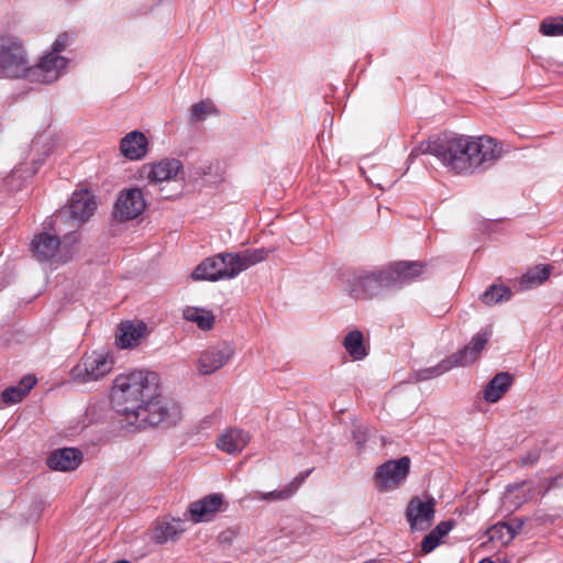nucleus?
<instances>
[{
    "mask_svg": "<svg viewBox=\"0 0 563 563\" xmlns=\"http://www.w3.org/2000/svg\"><path fill=\"white\" fill-rule=\"evenodd\" d=\"M352 438L358 449H362L367 441V429L360 424L354 426L352 429Z\"/></svg>",
    "mask_w": 563,
    "mask_h": 563,
    "instance_id": "obj_36",
    "label": "nucleus"
},
{
    "mask_svg": "<svg viewBox=\"0 0 563 563\" xmlns=\"http://www.w3.org/2000/svg\"><path fill=\"white\" fill-rule=\"evenodd\" d=\"M409 470L410 459L408 456L389 460L379 465L375 473L378 489L383 492L396 489L406 481Z\"/></svg>",
    "mask_w": 563,
    "mask_h": 563,
    "instance_id": "obj_9",
    "label": "nucleus"
},
{
    "mask_svg": "<svg viewBox=\"0 0 563 563\" xmlns=\"http://www.w3.org/2000/svg\"><path fill=\"white\" fill-rule=\"evenodd\" d=\"M377 186L383 190L385 189V187L382 184H377Z\"/></svg>",
    "mask_w": 563,
    "mask_h": 563,
    "instance_id": "obj_45",
    "label": "nucleus"
},
{
    "mask_svg": "<svg viewBox=\"0 0 563 563\" xmlns=\"http://www.w3.org/2000/svg\"><path fill=\"white\" fill-rule=\"evenodd\" d=\"M82 461V453L76 448H62L53 451L47 457V466L58 472L76 470Z\"/></svg>",
    "mask_w": 563,
    "mask_h": 563,
    "instance_id": "obj_15",
    "label": "nucleus"
},
{
    "mask_svg": "<svg viewBox=\"0 0 563 563\" xmlns=\"http://www.w3.org/2000/svg\"><path fill=\"white\" fill-rule=\"evenodd\" d=\"M111 402L128 426L143 429L176 424L181 417L180 406L162 396L159 376L139 369L118 375L113 380Z\"/></svg>",
    "mask_w": 563,
    "mask_h": 563,
    "instance_id": "obj_1",
    "label": "nucleus"
},
{
    "mask_svg": "<svg viewBox=\"0 0 563 563\" xmlns=\"http://www.w3.org/2000/svg\"><path fill=\"white\" fill-rule=\"evenodd\" d=\"M69 59L63 55L45 53L35 65L29 64L25 80L38 84H53L66 71Z\"/></svg>",
    "mask_w": 563,
    "mask_h": 563,
    "instance_id": "obj_8",
    "label": "nucleus"
},
{
    "mask_svg": "<svg viewBox=\"0 0 563 563\" xmlns=\"http://www.w3.org/2000/svg\"><path fill=\"white\" fill-rule=\"evenodd\" d=\"M250 442V434L241 429L231 428L224 431L217 441V446L228 454H239Z\"/></svg>",
    "mask_w": 563,
    "mask_h": 563,
    "instance_id": "obj_17",
    "label": "nucleus"
},
{
    "mask_svg": "<svg viewBox=\"0 0 563 563\" xmlns=\"http://www.w3.org/2000/svg\"><path fill=\"white\" fill-rule=\"evenodd\" d=\"M308 474L309 472H307L300 478L296 477L292 482L279 489H275L268 493L255 492L254 499L263 501L287 500L295 495Z\"/></svg>",
    "mask_w": 563,
    "mask_h": 563,
    "instance_id": "obj_23",
    "label": "nucleus"
},
{
    "mask_svg": "<svg viewBox=\"0 0 563 563\" xmlns=\"http://www.w3.org/2000/svg\"><path fill=\"white\" fill-rule=\"evenodd\" d=\"M23 397L25 396L18 386H10L5 388L1 394L2 401L5 404H16L21 401Z\"/></svg>",
    "mask_w": 563,
    "mask_h": 563,
    "instance_id": "obj_33",
    "label": "nucleus"
},
{
    "mask_svg": "<svg viewBox=\"0 0 563 563\" xmlns=\"http://www.w3.org/2000/svg\"><path fill=\"white\" fill-rule=\"evenodd\" d=\"M76 241V232L65 234L63 240L57 234L41 232L32 239L31 252L38 262H67L68 257L62 258L60 254L67 245Z\"/></svg>",
    "mask_w": 563,
    "mask_h": 563,
    "instance_id": "obj_7",
    "label": "nucleus"
},
{
    "mask_svg": "<svg viewBox=\"0 0 563 563\" xmlns=\"http://www.w3.org/2000/svg\"><path fill=\"white\" fill-rule=\"evenodd\" d=\"M183 314L187 321L197 323V325L203 331L211 330L214 324V317L212 312L205 309L187 307Z\"/></svg>",
    "mask_w": 563,
    "mask_h": 563,
    "instance_id": "obj_25",
    "label": "nucleus"
},
{
    "mask_svg": "<svg viewBox=\"0 0 563 563\" xmlns=\"http://www.w3.org/2000/svg\"><path fill=\"white\" fill-rule=\"evenodd\" d=\"M488 339L489 333L487 331L478 332L466 346L452 354L457 366H466L474 362L485 347Z\"/></svg>",
    "mask_w": 563,
    "mask_h": 563,
    "instance_id": "obj_19",
    "label": "nucleus"
},
{
    "mask_svg": "<svg viewBox=\"0 0 563 563\" xmlns=\"http://www.w3.org/2000/svg\"><path fill=\"white\" fill-rule=\"evenodd\" d=\"M453 526V520L441 521L430 532L441 542V540L452 530Z\"/></svg>",
    "mask_w": 563,
    "mask_h": 563,
    "instance_id": "obj_35",
    "label": "nucleus"
},
{
    "mask_svg": "<svg viewBox=\"0 0 563 563\" xmlns=\"http://www.w3.org/2000/svg\"><path fill=\"white\" fill-rule=\"evenodd\" d=\"M512 296V291L505 285H492L482 295V301L487 305H496L503 301H508Z\"/></svg>",
    "mask_w": 563,
    "mask_h": 563,
    "instance_id": "obj_29",
    "label": "nucleus"
},
{
    "mask_svg": "<svg viewBox=\"0 0 563 563\" xmlns=\"http://www.w3.org/2000/svg\"><path fill=\"white\" fill-rule=\"evenodd\" d=\"M181 162L176 158H166L158 163L144 166L143 174L150 183L157 184L174 179L180 172Z\"/></svg>",
    "mask_w": 563,
    "mask_h": 563,
    "instance_id": "obj_16",
    "label": "nucleus"
},
{
    "mask_svg": "<svg viewBox=\"0 0 563 563\" xmlns=\"http://www.w3.org/2000/svg\"><path fill=\"white\" fill-rule=\"evenodd\" d=\"M29 64L24 41L11 32H0V78L25 79Z\"/></svg>",
    "mask_w": 563,
    "mask_h": 563,
    "instance_id": "obj_5",
    "label": "nucleus"
},
{
    "mask_svg": "<svg viewBox=\"0 0 563 563\" xmlns=\"http://www.w3.org/2000/svg\"><path fill=\"white\" fill-rule=\"evenodd\" d=\"M233 532L232 531H224L220 534V540L221 542H228L231 540V537H232Z\"/></svg>",
    "mask_w": 563,
    "mask_h": 563,
    "instance_id": "obj_40",
    "label": "nucleus"
},
{
    "mask_svg": "<svg viewBox=\"0 0 563 563\" xmlns=\"http://www.w3.org/2000/svg\"><path fill=\"white\" fill-rule=\"evenodd\" d=\"M147 145V139L142 132L132 131L121 140L120 151L124 157L136 161L146 155Z\"/></svg>",
    "mask_w": 563,
    "mask_h": 563,
    "instance_id": "obj_18",
    "label": "nucleus"
},
{
    "mask_svg": "<svg viewBox=\"0 0 563 563\" xmlns=\"http://www.w3.org/2000/svg\"><path fill=\"white\" fill-rule=\"evenodd\" d=\"M478 563H495V562L489 558H485V559L481 560Z\"/></svg>",
    "mask_w": 563,
    "mask_h": 563,
    "instance_id": "obj_42",
    "label": "nucleus"
},
{
    "mask_svg": "<svg viewBox=\"0 0 563 563\" xmlns=\"http://www.w3.org/2000/svg\"><path fill=\"white\" fill-rule=\"evenodd\" d=\"M453 526V520L441 521L430 532L441 542V540L452 530Z\"/></svg>",
    "mask_w": 563,
    "mask_h": 563,
    "instance_id": "obj_34",
    "label": "nucleus"
},
{
    "mask_svg": "<svg viewBox=\"0 0 563 563\" xmlns=\"http://www.w3.org/2000/svg\"><path fill=\"white\" fill-rule=\"evenodd\" d=\"M185 531L184 521L172 518L158 521L153 530L152 539L156 544L175 541Z\"/></svg>",
    "mask_w": 563,
    "mask_h": 563,
    "instance_id": "obj_20",
    "label": "nucleus"
},
{
    "mask_svg": "<svg viewBox=\"0 0 563 563\" xmlns=\"http://www.w3.org/2000/svg\"><path fill=\"white\" fill-rule=\"evenodd\" d=\"M62 218V214L56 216L55 223Z\"/></svg>",
    "mask_w": 563,
    "mask_h": 563,
    "instance_id": "obj_44",
    "label": "nucleus"
},
{
    "mask_svg": "<svg viewBox=\"0 0 563 563\" xmlns=\"http://www.w3.org/2000/svg\"><path fill=\"white\" fill-rule=\"evenodd\" d=\"M213 110L211 103L201 101L192 106L191 119L195 121H203Z\"/></svg>",
    "mask_w": 563,
    "mask_h": 563,
    "instance_id": "obj_32",
    "label": "nucleus"
},
{
    "mask_svg": "<svg viewBox=\"0 0 563 563\" xmlns=\"http://www.w3.org/2000/svg\"><path fill=\"white\" fill-rule=\"evenodd\" d=\"M268 256L266 249H247L240 253H220L203 260L192 272L195 280L217 282L231 279L243 271L263 262Z\"/></svg>",
    "mask_w": 563,
    "mask_h": 563,
    "instance_id": "obj_4",
    "label": "nucleus"
},
{
    "mask_svg": "<svg viewBox=\"0 0 563 563\" xmlns=\"http://www.w3.org/2000/svg\"><path fill=\"white\" fill-rule=\"evenodd\" d=\"M422 154L437 157L445 167L457 174L485 172L503 156V147L490 136L479 137L443 133L422 142L409 154L412 161Z\"/></svg>",
    "mask_w": 563,
    "mask_h": 563,
    "instance_id": "obj_2",
    "label": "nucleus"
},
{
    "mask_svg": "<svg viewBox=\"0 0 563 563\" xmlns=\"http://www.w3.org/2000/svg\"><path fill=\"white\" fill-rule=\"evenodd\" d=\"M539 31L545 36L563 35V16L544 19L540 24Z\"/></svg>",
    "mask_w": 563,
    "mask_h": 563,
    "instance_id": "obj_30",
    "label": "nucleus"
},
{
    "mask_svg": "<svg viewBox=\"0 0 563 563\" xmlns=\"http://www.w3.org/2000/svg\"><path fill=\"white\" fill-rule=\"evenodd\" d=\"M515 488H516L515 486H509V487H508L506 498L511 494V492H512Z\"/></svg>",
    "mask_w": 563,
    "mask_h": 563,
    "instance_id": "obj_43",
    "label": "nucleus"
},
{
    "mask_svg": "<svg viewBox=\"0 0 563 563\" xmlns=\"http://www.w3.org/2000/svg\"><path fill=\"white\" fill-rule=\"evenodd\" d=\"M522 526V521H518L516 526L508 522H500L489 529V538L490 540L500 539L504 543H508L515 539Z\"/></svg>",
    "mask_w": 563,
    "mask_h": 563,
    "instance_id": "obj_27",
    "label": "nucleus"
},
{
    "mask_svg": "<svg viewBox=\"0 0 563 563\" xmlns=\"http://www.w3.org/2000/svg\"><path fill=\"white\" fill-rule=\"evenodd\" d=\"M223 504L224 499L222 494H209L189 505L188 511L190 519L195 523L209 522L221 510Z\"/></svg>",
    "mask_w": 563,
    "mask_h": 563,
    "instance_id": "obj_13",
    "label": "nucleus"
},
{
    "mask_svg": "<svg viewBox=\"0 0 563 563\" xmlns=\"http://www.w3.org/2000/svg\"><path fill=\"white\" fill-rule=\"evenodd\" d=\"M512 377L507 372L496 374L484 388L483 397L487 402H497L509 389Z\"/></svg>",
    "mask_w": 563,
    "mask_h": 563,
    "instance_id": "obj_22",
    "label": "nucleus"
},
{
    "mask_svg": "<svg viewBox=\"0 0 563 563\" xmlns=\"http://www.w3.org/2000/svg\"><path fill=\"white\" fill-rule=\"evenodd\" d=\"M36 143H37L36 141H33L32 148L36 145Z\"/></svg>",
    "mask_w": 563,
    "mask_h": 563,
    "instance_id": "obj_46",
    "label": "nucleus"
},
{
    "mask_svg": "<svg viewBox=\"0 0 563 563\" xmlns=\"http://www.w3.org/2000/svg\"><path fill=\"white\" fill-rule=\"evenodd\" d=\"M43 158L42 159H37V161H33L32 164L34 165L32 170H31V175L35 174L37 170H38V167L40 165L43 163Z\"/></svg>",
    "mask_w": 563,
    "mask_h": 563,
    "instance_id": "obj_41",
    "label": "nucleus"
},
{
    "mask_svg": "<svg viewBox=\"0 0 563 563\" xmlns=\"http://www.w3.org/2000/svg\"><path fill=\"white\" fill-rule=\"evenodd\" d=\"M147 327L144 322H122L120 324V334L118 335L119 345L123 349H129L139 343L141 338L144 336Z\"/></svg>",
    "mask_w": 563,
    "mask_h": 563,
    "instance_id": "obj_21",
    "label": "nucleus"
},
{
    "mask_svg": "<svg viewBox=\"0 0 563 563\" xmlns=\"http://www.w3.org/2000/svg\"><path fill=\"white\" fill-rule=\"evenodd\" d=\"M70 44H71L70 35L66 32L60 33L54 40V42L52 43L51 49L47 53L60 55V53H63Z\"/></svg>",
    "mask_w": 563,
    "mask_h": 563,
    "instance_id": "obj_31",
    "label": "nucleus"
},
{
    "mask_svg": "<svg viewBox=\"0 0 563 563\" xmlns=\"http://www.w3.org/2000/svg\"><path fill=\"white\" fill-rule=\"evenodd\" d=\"M550 276V268L548 265H538L530 268L520 279L522 288H532L542 284Z\"/></svg>",
    "mask_w": 563,
    "mask_h": 563,
    "instance_id": "obj_28",
    "label": "nucleus"
},
{
    "mask_svg": "<svg viewBox=\"0 0 563 563\" xmlns=\"http://www.w3.org/2000/svg\"><path fill=\"white\" fill-rule=\"evenodd\" d=\"M113 365L114 360L112 355L100 351H92L91 353H86L79 363L71 368L70 376L73 380L79 384L97 382L109 375Z\"/></svg>",
    "mask_w": 563,
    "mask_h": 563,
    "instance_id": "obj_6",
    "label": "nucleus"
},
{
    "mask_svg": "<svg viewBox=\"0 0 563 563\" xmlns=\"http://www.w3.org/2000/svg\"><path fill=\"white\" fill-rule=\"evenodd\" d=\"M455 366H457V364L455 363L453 356L450 355L448 358L443 360L435 366H430L427 368L415 371L413 373L410 374L408 380L415 383L428 380L444 374L445 372L452 369Z\"/></svg>",
    "mask_w": 563,
    "mask_h": 563,
    "instance_id": "obj_24",
    "label": "nucleus"
},
{
    "mask_svg": "<svg viewBox=\"0 0 563 563\" xmlns=\"http://www.w3.org/2000/svg\"><path fill=\"white\" fill-rule=\"evenodd\" d=\"M97 208L93 196L88 190H79L73 194L68 212L76 225L87 221Z\"/></svg>",
    "mask_w": 563,
    "mask_h": 563,
    "instance_id": "obj_14",
    "label": "nucleus"
},
{
    "mask_svg": "<svg viewBox=\"0 0 563 563\" xmlns=\"http://www.w3.org/2000/svg\"><path fill=\"white\" fill-rule=\"evenodd\" d=\"M540 459V452L538 449L530 451L526 456L521 459L522 464L532 465Z\"/></svg>",
    "mask_w": 563,
    "mask_h": 563,
    "instance_id": "obj_39",
    "label": "nucleus"
},
{
    "mask_svg": "<svg viewBox=\"0 0 563 563\" xmlns=\"http://www.w3.org/2000/svg\"><path fill=\"white\" fill-rule=\"evenodd\" d=\"M423 272L420 262H395L387 266L357 268L350 271L344 278L347 294L356 300L383 298L410 283Z\"/></svg>",
    "mask_w": 563,
    "mask_h": 563,
    "instance_id": "obj_3",
    "label": "nucleus"
},
{
    "mask_svg": "<svg viewBox=\"0 0 563 563\" xmlns=\"http://www.w3.org/2000/svg\"><path fill=\"white\" fill-rule=\"evenodd\" d=\"M441 542L429 532L421 542V551L424 554L431 553Z\"/></svg>",
    "mask_w": 563,
    "mask_h": 563,
    "instance_id": "obj_37",
    "label": "nucleus"
},
{
    "mask_svg": "<svg viewBox=\"0 0 563 563\" xmlns=\"http://www.w3.org/2000/svg\"><path fill=\"white\" fill-rule=\"evenodd\" d=\"M36 377L33 375H26L24 376L18 387H20L21 391H23V395L26 396L29 391L33 388V386L36 384Z\"/></svg>",
    "mask_w": 563,
    "mask_h": 563,
    "instance_id": "obj_38",
    "label": "nucleus"
},
{
    "mask_svg": "<svg viewBox=\"0 0 563 563\" xmlns=\"http://www.w3.org/2000/svg\"><path fill=\"white\" fill-rule=\"evenodd\" d=\"M146 203L140 188H130L118 195L112 216L120 222L137 218L145 209Z\"/></svg>",
    "mask_w": 563,
    "mask_h": 563,
    "instance_id": "obj_10",
    "label": "nucleus"
},
{
    "mask_svg": "<svg viewBox=\"0 0 563 563\" xmlns=\"http://www.w3.org/2000/svg\"><path fill=\"white\" fill-rule=\"evenodd\" d=\"M434 498L427 497L422 500L413 497L406 510V517L412 531H424L429 529L434 519Z\"/></svg>",
    "mask_w": 563,
    "mask_h": 563,
    "instance_id": "obj_11",
    "label": "nucleus"
},
{
    "mask_svg": "<svg viewBox=\"0 0 563 563\" xmlns=\"http://www.w3.org/2000/svg\"><path fill=\"white\" fill-rule=\"evenodd\" d=\"M234 350L230 344L211 346L203 351L197 362V368L202 375H210L223 367L233 356Z\"/></svg>",
    "mask_w": 563,
    "mask_h": 563,
    "instance_id": "obj_12",
    "label": "nucleus"
},
{
    "mask_svg": "<svg viewBox=\"0 0 563 563\" xmlns=\"http://www.w3.org/2000/svg\"><path fill=\"white\" fill-rule=\"evenodd\" d=\"M343 345L347 353L354 360H362L366 356V350L364 347L363 334L358 330H353L346 334L343 341Z\"/></svg>",
    "mask_w": 563,
    "mask_h": 563,
    "instance_id": "obj_26",
    "label": "nucleus"
}]
</instances>
